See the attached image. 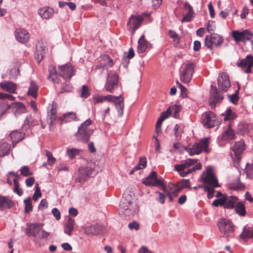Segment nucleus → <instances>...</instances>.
Wrapping results in <instances>:
<instances>
[{
    "mask_svg": "<svg viewBox=\"0 0 253 253\" xmlns=\"http://www.w3.org/2000/svg\"><path fill=\"white\" fill-rule=\"evenodd\" d=\"M142 182L147 186H157L164 191H166V187L164 184L163 180L158 179L157 173L152 171L146 178L142 180Z\"/></svg>",
    "mask_w": 253,
    "mask_h": 253,
    "instance_id": "0eeeda50",
    "label": "nucleus"
},
{
    "mask_svg": "<svg viewBox=\"0 0 253 253\" xmlns=\"http://www.w3.org/2000/svg\"><path fill=\"white\" fill-rule=\"evenodd\" d=\"M60 74L65 79L68 80L74 75V71L72 65H65L59 67Z\"/></svg>",
    "mask_w": 253,
    "mask_h": 253,
    "instance_id": "f3484780",
    "label": "nucleus"
},
{
    "mask_svg": "<svg viewBox=\"0 0 253 253\" xmlns=\"http://www.w3.org/2000/svg\"><path fill=\"white\" fill-rule=\"evenodd\" d=\"M201 179L203 183L207 184V186H210L212 187H220L218 180L216 178L212 168L210 166L206 168L202 175Z\"/></svg>",
    "mask_w": 253,
    "mask_h": 253,
    "instance_id": "20e7f679",
    "label": "nucleus"
},
{
    "mask_svg": "<svg viewBox=\"0 0 253 253\" xmlns=\"http://www.w3.org/2000/svg\"><path fill=\"white\" fill-rule=\"evenodd\" d=\"M189 9H190V10H191L190 11V13H187V14H186L185 15H184L182 20H181V22H190L192 20V18H193L194 17V11L193 10H192L190 8V7H188Z\"/></svg>",
    "mask_w": 253,
    "mask_h": 253,
    "instance_id": "a18cd8bd",
    "label": "nucleus"
},
{
    "mask_svg": "<svg viewBox=\"0 0 253 253\" xmlns=\"http://www.w3.org/2000/svg\"><path fill=\"white\" fill-rule=\"evenodd\" d=\"M75 220L72 218L69 217L67 222L64 225V232L68 236L72 235V232L74 230Z\"/></svg>",
    "mask_w": 253,
    "mask_h": 253,
    "instance_id": "c85d7f7f",
    "label": "nucleus"
},
{
    "mask_svg": "<svg viewBox=\"0 0 253 253\" xmlns=\"http://www.w3.org/2000/svg\"><path fill=\"white\" fill-rule=\"evenodd\" d=\"M118 77L117 75L110 71L108 73L106 82L104 86L105 90L112 93L113 91L118 87Z\"/></svg>",
    "mask_w": 253,
    "mask_h": 253,
    "instance_id": "423d86ee",
    "label": "nucleus"
},
{
    "mask_svg": "<svg viewBox=\"0 0 253 253\" xmlns=\"http://www.w3.org/2000/svg\"><path fill=\"white\" fill-rule=\"evenodd\" d=\"M164 121L162 118H159L156 124V128L155 131L156 133H159L161 132V125Z\"/></svg>",
    "mask_w": 253,
    "mask_h": 253,
    "instance_id": "e2e57ef3",
    "label": "nucleus"
},
{
    "mask_svg": "<svg viewBox=\"0 0 253 253\" xmlns=\"http://www.w3.org/2000/svg\"><path fill=\"white\" fill-rule=\"evenodd\" d=\"M114 64L113 60L106 54L102 55L98 59V64L97 68H101L103 69L111 67Z\"/></svg>",
    "mask_w": 253,
    "mask_h": 253,
    "instance_id": "dca6fc26",
    "label": "nucleus"
},
{
    "mask_svg": "<svg viewBox=\"0 0 253 253\" xmlns=\"http://www.w3.org/2000/svg\"><path fill=\"white\" fill-rule=\"evenodd\" d=\"M35 125V124L33 122V119L31 117H27L23 124L24 127L26 126H33Z\"/></svg>",
    "mask_w": 253,
    "mask_h": 253,
    "instance_id": "338daca9",
    "label": "nucleus"
},
{
    "mask_svg": "<svg viewBox=\"0 0 253 253\" xmlns=\"http://www.w3.org/2000/svg\"><path fill=\"white\" fill-rule=\"evenodd\" d=\"M48 70L49 74L48 79L53 82L58 83L59 82V79L55 67L54 66L50 65L49 67Z\"/></svg>",
    "mask_w": 253,
    "mask_h": 253,
    "instance_id": "473e14b6",
    "label": "nucleus"
},
{
    "mask_svg": "<svg viewBox=\"0 0 253 253\" xmlns=\"http://www.w3.org/2000/svg\"><path fill=\"white\" fill-rule=\"evenodd\" d=\"M52 213L55 217V218L58 220L61 218V214L60 211L56 208H53L52 210Z\"/></svg>",
    "mask_w": 253,
    "mask_h": 253,
    "instance_id": "774afa93",
    "label": "nucleus"
},
{
    "mask_svg": "<svg viewBox=\"0 0 253 253\" xmlns=\"http://www.w3.org/2000/svg\"><path fill=\"white\" fill-rule=\"evenodd\" d=\"M12 206L11 200L7 197L0 195V210L9 209Z\"/></svg>",
    "mask_w": 253,
    "mask_h": 253,
    "instance_id": "7c9ffc66",
    "label": "nucleus"
},
{
    "mask_svg": "<svg viewBox=\"0 0 253 253\" xmlns=\"http://www.w3.org/2000/svg\"><path fill=\"white\" fill-rule=\"evenodd\" d=\"M210 93L211 96L213 98L215 102H217L222 99V97L218 94L216 88L212 85L211 86Z\"/></svg>",
    "mask_w": 253,
    "mask_h": 253,
    "instance_id": "a19ab883",
    "label": "nucleus"
},
{
    "mask_svg": "<svg viewBox=\"0 0 253 253\" xmlns=\"http://www.w3.org/2000/svg\"><path fill=\"white\" fill-rule=\"evenodd\" d=\"M42 197V193L41 192V190L40 187L38 186V184H37L36 186V189L35 193L34 194L33 199L37 201L39 198H41Z\"/></svg>",
    "mask_w": 253,
    "mask_h": 253,
    "instance_id": "603ef678",
    "label": "nucleus"
},
{
    "mask_svg": "<svg viewBox=\"0 0 253 253\" xmlns=\"http://www.w3.org/2000/svg\"><path fill=\"white\" fill-rule=\"evenodd\" d=\"M195 65L193 63L190 62L186 64L180 75V81L183 83L187 84L192 79L194 72Z\"/></svg>",
    "mask_w": 253,
    "mask_h": 253,
    "instance_id": "6e6552de",
    "label": "nucleus"
},
{
    "mask_svg": "<svg viewBox=\"0 0 253 253\" xmlns=\"http://www.w3.org/2000/svg\"><path fill=\"white\" fill-rule=\"evenodd\" d=\"M245 171L247 176L249 178H252L253 177V164H247L246 165Z\"/></svg>",
    "mask_w": 253,
    "mask_h": 253,
    "instance_id": "37998d69",
    "label": "nucleus"
},
{
    "mask_svg": "<svg viewBox=\"0 0 253 253\" xmlns=\"http://www.w3.org/2000/svg\"><path fill=\"white\" fill-rule=\"evenodd\" d=\"M102 229V226L96 224L84 227V231L87 235H96L100 233Z\"/></svg>",
    "mask_w": 253,
    "mask_h": 253,
    "instance_id": "393cba45",
    "label": "nucleus"
},
{
    "mask_svg": "<svg viewBox=\"0 0 253 253\" xmlns=\"http://www.w3.org/2000/svg\"><path fill=\"white\" fill-rule=\"evenodd\" d=\"M215 25L213 21H209L207 24V30L209 33H211L215 31Z\"/></svg>",
    "mask_w": 253,
    "mask_h": 253,
    "instance_id": "bf43d9fd",
    "label": "nucleus"
},
{
    "mask_svg": "<svg viewBox=\"0 0 253 253\" xmlns=\"http://www.w3.org/2000/svg\"><path fill=\"white\" fill-rule=\"evenodd\" d=\"M237 66L241 67L244 73H251V69L253 67V56L251 54L247 55L245 58L237 63Z\"/></svg>",
    "mask_w": 253,
    "mask_h": 253,
    "instance_id": "4468645a",
    "label": "nucleus"
},
{
    "mask_svg": "<svg viewBox=\"0 0 253 253\" xmlns=\"http://www.w3.org/2000/svg\"><path fill=\"white\" fill-rule=\"evenodd\" d=\"M222 115L224 116V120L225 121L233 120L237 117L236 115L230 108L227 109L225 113L222 114Z\"/></svg>",
    "mask_w": 253,
    "mask_h": 253,
    "instance_id": "ea45409f",
    "label": "nucleus"
},
{
    "mask_svg": "<svg viewBox=\"0 0 253 253\" xmlns=\"http://www.w3.org/2000/svg\"><path fill=\"white\" fill-rule=\"evenodd\" d=\"M54 13V9L49 6H44L38 9V14L44 19H48L52 17Z\"/></svg>",
    "mask_w": 253,
    "mask_h": 253,
    "instance_id": "aec40b11",
    "label": "nucleus"
},
{
    "mask_svg": "<svg viewBox=\"0 0 253 253\" xmlns=\"http://www.w3.org/2000/svg\"><path fill=\"white\" fill-rule=\"evenodd\" d=\"M178 185L180 190L183 188H190V181L189 179H182L180 182H178Z\"/></svg>",
    "mask_w": 253,
    "mask_h": 253,
    "instance_id": "3c124183",
    "label": "nucleus"
},
{
    "mask_svg": "<svg viewBox=\"0 0 253 253\" xmlns=\"http://www.w3.org/2000/svg\"><path fill=\"white\" fill-rule=\"evenodd\" d=\"M227 201V196H222L215 200L212 203V205L214 207L219 206H223L224 207L225 202Z\"/></svg>",
    "mask_w": 253,
    "mask_h": 253,
    "instance_id": "79ce46f5",
    "label": "nucleus"
},
{
    "mask_svg": "<svg viewBox=\"0 0 253 253\" xmlns=\"http://www.w3.org/2000/svg\"><path fill=\"white\" fill-rule=\"evenodd\" d=\"M176 84L181 90L182 95L184 97H186L187 95V90L186 88L184 86H183L178 82H176Z\"/></svg>",
    "mask_w": 253,
    "mask_h": 253,
    "instance_id": "0e129e2a",
    "label": "nucleus"
},
{
    "mask_svg": "<svg viewBox=\"0 0 253 253\" xmlns=\"http://www.w3.org/2000/svg\"><path fill=\"white\" fill-rule=\"evenodd\" d=\"M10 145L6 142H3L0 145V157L7 155L9 152Z\"/></svg>",
    "mask_w": 253,
    "mask_h": 253,
    "instance_id": "e433bc0d",
    "label": "nucleus"
},
{
    "mask_svg": "<svg viewBox=\"0 0 253 253\" xmlns=\"http://www.w3.org/2000/svg\"><path fill=\"white\" fill-rule=\"evenodd\" d=\"M21 174L25 176H28L32 174V173L30 171L29 169L27 166L22 167L21 169Z\"/></svg>",
    "mask_w": 253,
    "mask_h": 253,
    "instance_id": "4d7b16f0",
    "label": "nucleus"
},
{
    "mask_svg": "<svg viewBox=\"0 0 253 253\" xmlns=\"http://www.w3.org/2000/svg\"><path fill=\"white\" fill-rule=\"evenodd\" d=\"M46 156L50 165H52L55 163L56 159L52 156V153L50 152L46 151Z\"/></svg>",
    "mask_w": 253,
    "mask_h": 253,
    "instance_id": "6e6d98bb",
    "label": "nucleus"
},
{
    "mask_svg": "<svg viewBox=\"0 0 253 253\" xmlns=\"http://www.w3.org/2000/svg\"><path fill=\"white\" fill-rule=\"evenodd\" d=\"M13 182L14 184V192L19 196L22 195L23 194V191L19 188V184L17 179L14 178L13 179Z\"/></svg>",
    "mask_w": 253,
    "mask_h": 253,
    "instance_id": "49530a36",
    "label": "nucleus"
},
{
    "mask_svg": "<svg viewBox=\"0 0 253 253\" xmlns=\"http://www.w3.org/2000/svg\"><path fill=\"white\" fill-rule=\"evenodd\" d=\"M209 139L205 138L201 140L199 143H196L192 146H188L186 150L191 156L198 155L202 151L208 152Z\"/></svg>",
    "mask_w": 253,
    "mask_h": 253,
    "instance_id": "7ed1b4c3",
    "label": "nucleus"
},
{
    "mask_svg": "<svg viewBox=\"0 0 253 253\" xmlns=\"http://www.w3.org/2000/svg\"><path fill=\"white\" fill-rule=\"evenodd\" d=\"M245 148V145L243 140H241L235 144L233 148V150L237 160H239L241 158L240 154L243 152Z\"/></svg>",
    "mask_w": 253,
    "mask_h": 253,
    "instance_id": "b1692460",
    "label": "nucleus"
},
{
    "mask_svg": "<svg viewBox=\"0 0 253 253\" xmlns=\"http://www.w3.org/2000/svg\"><path fill=\"white\" fill-rule=\"evenodd\" d=\"M134 56V52L132 48H130L128 50V53L126 57H125L123 59V63L125 64L126 63L127 64L128 63V59L132 58Z\"/></svg>",
    "mask_w": 253,
    "mask_h": 253,
    "instance_id": "8fccbe9b",
    "label": "nucleus"
},
{
    "mask_svg": "<svg viewBox=\"0 0 253 253\" xmlns=\"http://www.w3.org/2000/svg\"><path fill=\"white\" fill-rule=\"evenodd\" d=\"M220 231L223 234V236L227 237L228 235L234 231V225L228 219L222 218L220 219L218 223Z\"/></svg>",
    "mask_w": 253,
    "mask_h": 253,
    "instance_id": "9b49d317",
    "label": "nucleus"
},
{
    "mask_svg": "<svg viewBox=\"0 0 253 253\" xmlns=\"http://www.w3.org/2000/svg\"><path fill=\"white\" fill-rule=\"evenodd\" d=\"M90 95V92L88 87L87 85H84L81 90V97L83 98H87Z\"/></svg>",
    "mask_w": 253,
    "mask_h": 253,
    "instance_id": "de8ad7c7",
    "label": "nucleus"
},
{
    "mask_svg": "<svg viewBox=\"0 0 253 253\" xmlns=\"http://www.w3.org/2000/svg\"><path fill=\"white\" fill-rule=\"evenodd\" d=\"M223 42L222 37L215 33L211 34V35H207L205 39V45L208 48L211 49L212 45L218 46L222 44Z\"/></svg>",
    "mask_w": 253,
    "mask_h": 253,
    "instance_id": "9d476101",
    "label": "nucleus"
},
{
    "mask_svg": "<svg viewBox=\"0 0 253 253\" xmlns=\"http://www.w3.org/2000/svg\"><path fill=\"white\" fill-rule=\"evenodd\" d=\"M217 84L219 89L226 91L230 85V82L227 75L224 73H219L217 79Z\"/></svg>",
    "mask_w": 253,
    "mask_h": 253,
    "instance_id": "2eb2a0df",
    "label": "nucleus"
},
{
    "mask_svg": "<svg viewBox=\"0 0 253 253\" xmlns=\"http://www.w3.org/2000/svg\"><path fill=\"white\" fill-rule=\"evenodd\" d=\"M15 35L17 40L21 43L27 42L30 39V34L28 32L21 28L16 30Z\"/></svg>",
    "mask_w": 253,
    "mask_h": 253,
    "instance_id": "6ab92c4d",
    "label": "nucleus"
},
{
    "mask_svg": "<svg viewBox=\"0 0 253 253\" xmlns=\"http://www.w3.org/2000/svg\"><path fill=\"white\" fill-rule=\"evenodd\" d=\"M0 86L3 90L10 93H16L17 84L10 81L0 83Z\"/></svg>",
    "mask_w": 253,
    "mask_h": 253,
    "instance_id": "5701e85b",
    "label": "nucleus"
},
{
    "mask_svg": "<svg viewBox=\"0 0 253 253\" xmlns=\"http://www.w3.org/2000/svg\"><path fill=\"white\" fill-rule=\"evenodd\" d=\"M131 200V197L130 195L127 194L124 196L120 202V208L124 210L126 212H128L130 211L129 208L130 205Z\"/></svg>",
    "mask_w": 253,
    "mask_h": 253,
    "instance_id": "bb28decb",
    "label": "nucleus"
},
{
    "mask_svg": "<svg viewBox=\"0 0 253 253\" xmlns=\"http://www.w3.org/2000/svg\"><path fill=\"white\" fill-rule=\"evenodd\" d=\"M104 99L105 100L115 103L117 107H120L122 109L124 108V99L121 95L117 97L112 95H107L104 96Z\"/></svg>",
    "mask_w": 253,
    "mask_h": 253,
    "instance_id": "a878e982",
    "label": "nucleus"
},
{
    "mask_svg": "<svg viewBox=\"0 0 253 253\" xmlns=\"http://www.w3.org/2000/svg\"><path fill=\"white\" fill-rule=\"evenodd\" d=\"M250 126L246 123H241L238 125L237 132L244 134L248 132L250 129Z\"/></svg>",
    "mask_w": 253,
    "mask_h": 253,
    "instance_id": "4c0bfd02",
    "label": "nucleus"
},
{
    "mask_svg": "<svg viewBox=\"0 0 253 253\" xmlns=\"http://www.w3.org/2000/svg\"><path fill=\"white\" fill-rule=\"evenodd\" d=\"M151 47V44L145 40L144 36L142 35L138 41L137 52L141 53L145 52Z\"/></svg>",
    "mask_w": 253,
    "mask_h": 253,
    "instance_id": "4be33fe9",
    "label": "nucleus"
},
{
    "mask_svg": "<svg viewBox=\"0 0 253 253\" xmlns=\"http://www.w3.org/2000/svg\"><path fill=\"white\" fill-rule=\"evenodd\" d=\"M203 117L202 123L207 128L212 127L219 124L215 115L212 112H206Z\"/></svg>",
    "mask_w": 253,
    "mask_h": 253,
    "instance_id": "ddd939ff",
    "label": "nucleus"
},
{
    "mask_svg": "<svg viewBox=\"0 0 253 253\" xmlns=\"http://www.w3.org/2000/svg\"><path fill=\"white\" fill-rule=\"evenodd\" d=\"M235 137V131L231 128L230 124H229L222 132L221 139L224 141H230L234 139Z\"/></svg>",
    "mask_w": 253,
    "mask_h": 253,
    "instance_id": "412c9836",
    "label": "nucleus"
},
{
    "mask_svg": "<svg viewBox=\"0 0 253 253\" xmlns=\"http://www.w3.org/2000/svg\"><path fill=\"white\" fill-rule=\"evenodd\" d=\"M10 136L12 141L13 147H14L17 142L24 138V134L18 131H13L10 134Z\"/></svg>",
    "mask_w": 253,
    "mask_h": 253,
    "instance_id": "c756f323",
    "label": "nucleus"
},
{
    "mask_svg": "<svg viewBox=\"0 0 253 253\" xmlns=\"http://www.w3.org/2000/svg\"><path fill=\"white\" fill-rule=\"evenodd\" d=\"M175 136L176 138H180L182 133V129L178 125H176L174 128Z\"/></svg>",
    "mask_w": 253,
    "mask_h": 253,
    "instance_id": "5fc2aeb1",
    "label": "nucleus"
},
{
    "mask_svg": "<svg viewBox=\"0 0 253 253\" xmlns=\"http://www.w3.org/2000/svg\"><path fill=\"white\" fill-rule=\"evenodd\" d=\"M25 205V211L26 212H29L32 211L33 206L31 203V199L30 197H28L24 201Z\"/></svg>",
    "mask_w": 253,
    "mask_h": 253,
    "instance_id": "c03bdc74",
    "label": "nucleus"
},
{
    "mask_svg": "<svg viewBox=\"0 0 253 253\" xmlns=\"http://www.w3.org/2000/svg\"><path fill=\"white\" fill-rule=\"evenodd\" d=\"M238 199L235 196L227 197V201L225 202L224 208L232 209L235 207V204L237 202Z\"/></svg>",
    "mask_w": 253,
    "mask_h": 253,
    "instance_id": "f704fd0d",
    "label": "nucleus"
},
{
    "mask_svg": "<svg viewBox=\"0 0 253 253\" xmlns=\"http://www.w3.org/2000/svg\"><path fill=\"white\" fill-rule=\"evenodd\" d=\"M81 150L76 148H69L67 150V155L70 159H73L76 156L80 155Z\"/></svg>",
    "mask_w": 253,
    "mask_h": 253,
    "instance_id": "58836bf2",
    "label": "nucleus"
},
{
    "mask_svg": "<svg viewBox=\"0 0 253 253\" xmlns=\"http://www.w3.org/2000/svg\"><path fill=\"white\" fill-rule=\"evenodd\" d=\"M240 238L243 240H247L253 238V227L248 226L244 227Z\"/></svg>",
    "mask_w": 253,
    "mask_h": 253,
    "instance_id": "cd10ccee",
    "label": "nucleus"
},
{
    "mask_svg": "<svg viewBox=\"0 0 253 253\" xmlns=\"http://www.w3.org/2000/svg\"><path fill=\"white\" fill-rule=\"evenodd\" d=\"M210 186H205L204 189L206 191L208 192V198L211 199L213 197L214 190L213 189V187H210Z\"/></svg>",
    "mask_w": 253,
    "mask_h": 253,
    "instance_id": "864d4df0",
    "label": "nucleus"
},
{
    "mask_svg": "<svg viewBox=\"0 0 253 253\" xmlns=\"http://www.w3.org/2000/svg\"><path fill=\"white\" fill-rule=\"evenodd\" d=\"M92 121L88 119L82 124L76 133L77 139L79 140L86 142L88 140L90 135L92 133V130L88 128V126L91 125Z\"/></svg>",
    "mask_w": 253,
    "mask_h": 253,
    "instance_id": "39448f33",
    "label": "nucleus"
},
{
    "mask_svg": "<svg viewBox=\"0 0 253 253\" xmlns=\"http://www.w3.org/2000/svg\"><path fill=\"white\" fill-rule=\"evenodd\" d=\"M49 236V233L42 229L40 230L39 234L36 236L37 238L39 239H47Z\"/></svg>",
    "mask_w": 253,
    "mask_h": 253,
    "instance_id": "13d9d810",
    "label": "nucleus"
},
{
    "mask_svg": "<svg viewBox=\"0 0 253 253\" xmlns=\"http://www.w3.org/2000/svg\"><path fill=\"white\" fill-rule=\"evenodd\" d=\"M94 169V164L92 162H87L84 165L81 167L76 177V181L79 183H84L92 174Z\"/></svg>",
    "mask_w": 253,
    "mask_h": 253,
    "instance_id": "f03ea898",
    "label": "nucleus"
},
{
    "mask_svg": "<svg viewBox=\"0 0 253 253\" xmlns=\"http://www.w3.org/2000/svg\"><path fill=\"white\" fill-rule=\"evenodd\" d=\"M10 108V106L7 104L0 103V117L2 116L6 111Z\"/></svg>",
    "mask_w": 253,
    "mask_h": 253,
    "instance_id": "09e8293b",
    "label": "nucleus"
},
{
    "mask_svg": "<svg viewBox=\"0 0 253 253\" xmlns=\"http://www.w3.org/2000/svg\"><path fill=\"white\" fill-rule=\"evenodd\" d=\"M232 36L235 42H245L252 39L253 33L248 30H245L243 31H233L232 32Z\"/></svg>",
    "mask_w": 253,
    "mask_h": 253,
    "instance_id": "f8f14e48",
    "label": "nucleus"
},
{
    "mask_svg": "<svg viewBox=\"0 0 253 253\" xmlns=\"http://www.w3.org/2000/svg\"><path fill=\"white\" fill-rule=\"evenodd\" d=\"M104 100V96H101L100 95H97L93 97V101L94 103H102Z\"/></svg>",
    "mask_w": 253,
    "mask_h": 253,
    "instance_id": "69168bd1",
    "label": "nucleus"
},
{
    "mask_svg": "<svg viewBox=\"0 0 253 253\" xmlns=\"http://www.w3.org/2000/svg\"><path fill=\"white\" fill-rule=\"evenodd\" d=\"M39 89L38 85L34 81L30 82V86L27 92V95L34 98L37 97V93Z\"/></svg>",
    "mask_w": 253,
    "mask_h": 253,
    "instance_id": "2f4dec72",
    "label": "nucleus"
},
{
    "mask_svg": "<svg viewBox=\"0 0 253 253\" xmlns=\"http://www.w3.org/2000/svg\"><path fill=\"white\" fill-rule=\"evenodd\" d=\"M170 112L171 111L174 112L173 117L174 118H177L178 116V113L180 109V106L178 105H174V106H172L171 107H170Z\"/></svg>",
    "mask_w": 253,
    "mask_h": 253,
    "instance_id": "680f3d73",
    "label": "nucleus"
},
{
    "mask_svg": "<svg viewBox=\"0 0 253 253\" xmlns=\"http://www.w3.org/2000/svg\"><path fill=\"white\" fill-rule=\"evenodd\" d=\"M64 118L67 121H70L76 120L77 116L75 113H69L64 115Z\"/></svg>",
    "mask_w": 253,
    "mask_h": 253,
    "instance_id": "052dcab7",
    "label": "nucleus"
},
{
    "mask_svg": "<svg viewBox=\"0 0 253 253\" xmlns=\"http://www.w3.org/2000/svg\"><path fill=\"white\" fill-rule=\"evenodd\" d=\"M143 20V15H131L129 18L128 21L127 23V27L128 31L132 34H134L136 29L140 26Z\"/></svg>",
    "mask_w": 253,
    "mask_h": 253,
    "instance_id": "1a4fd4ad",
    "label": "nucleus"
},
{
    "mask_svg": "<svg viewBox=\"0 0 253 253\" xmlns=\"http://www.w3.org/2000/svg\"><path fill=\"white\" fill-rule=\"evenodd\" d=\"M180 191V188H179L178 183L176 185H174L172 183H169L168 184V188H166V191L165 192L172 194L173 196H176L177 194Z\"/></svg>",
    "mask_w": 253,
    "mask_h": 253,
    "instance_id": "72a5a7b5",
    "label": "nucleus"
},
{
    "mask_svg": "<svg viewBox=\"0 0 253 253\" xmlns=\"http://www.w3.org/2000/svg\"><path fill=\"white\" fill-rule=\"evenodd\" d=\"M43 224L42 223H34L28 225V228L26 229V233L28 236H37L40 230L42 228Z\"/></svg>",
    "mask_w": 253,
    "mask_h": 253,
    "instance_id": "a211bd4d",
    "label": "nucleus"
},
{
    "mask_svg": "<svg viewBox=\"0 0 253 253\" xmlns=\"http://www.w3.org/2000/svg\"><path fill=\"white\" fill-rule=\"evenodd\" d=\"M236 212L241 216H244L246 214V210L244 204L240 202L237 203L234 207Z\"/></svg>",
    "mask_w": 253,
    "mask_h": 253,
    "instance_id": "c9c22d12",
    "label": "nucleus"
},
{
    "mask_svg": "<svg viewBox=\"0 0 253 253\" xmlns=\"http://www.w3.org/2000/svg\"><path fill=\"white\" fill-rule=\"evenodd\" d=\"M197 159H187L183 161L180 164L175 165V169L179 172L180 176L185 177L196 170L201 169L202 165L201 163H197L192 168H190L191 167L197 163Z\"/></svg>",
    "mask_w": 253,
    "mask_h": 253,
    "instance_id": "f257e3e1",
    "label": "nucleus"
}]
</instances>
